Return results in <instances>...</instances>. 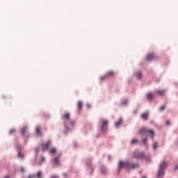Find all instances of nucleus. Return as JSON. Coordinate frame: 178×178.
<instances>
[{
	"instance_id": "412c9836",
	"label": "nucleus",
	"mask_w": 178,
	"mask_h": 178,
	"mask_svg": "<svg viewBox=\"0 0 178 178\" xmlns=\"http://www.w3.org/2000/svg\"><path fill=\"white\" fill-rule=\"evenodd\" d=\"M50 154H56V148L53 147L50 149Z\"/></svg>"
},
{
	"instance_id": "9d476101",
	"label": "nucleus",
	"mask_w": 178,
	"mask_h": 178,
	"mask_svg": "<svg viewBox=\"0 0 178 178\" xmlns=\"http://www.w3.org/2000/svg\"><path fill=\"white\" fill-rule=\"evenodd\" d=\"M156 92L159 94V95H165V92H166V90H156Z\"/></svg>"
},
{
	"instance_id": "cd10ccee",
	"label": "nucleus",
	"mask_w": 178,
	"mask_h": 178,
	"mask_svg": "<svg viewBox=\"0 0 178 178\" xmlns=\"http://www.w3.org/2000/svg\"><path fill=\"white\" fill-rule=\"evenodd\" d=\"M165 106H162L160 108V111H165Z\"/></svg>"
},
{
	"instance_id": "a211bd4d",
	"label": "nucleus",
	"mask_w": 178,
	"mask_h": 178,
	"mask_svg": "<svg viewBox=\"0 0 178 178\" xmlns=\"http://www.w3.org/2000/svg\"><path fill=\"white\" fill-rule=\"evenodd\" d=\"M136 76L138 79H141V77H143V74L141 72L138 71L136 73Z\"/></svg>"
},
{
	"instance_id": "72a5a7b5",
	"label": "nucleus",
	"mask_w": 178,
	"mask_h": 178,
	"mask_svg": "<svg viewBox=\"0 0 178 178\" xmlns=\"http://www.w3.org/2000/svg\"><path fill=\"white\" fill-rule=\"evenodd\" d=\"M175 169H176V170H177V169H178V167H177V166H176V167H175Z\"/></svg>"
},
{
	"instance_id": "9b49d317",
	"label": "nucleus",
	"mask_w": 178,
	"mask_h": 178,
	"mask_svg": "<svg viewBox=\"0 0 178 178\" xmlns=\"http://www.w3.org/2000/svg\"><path fill=\"white\" fill-rule=\"evenodd\" d=\"M154 58H155V56L154 55V54H149L146 57V60H152Z\"/></svg>"
},
{
	"instance_id": "ddd939ff",
	"label": "nucleus",
	"mask_w": 178,
	"mask_h": 178,
	"mask_svg": "<svg viewBox=\"0 0 178 178\" xmlns=\"http://www.w3.org/2000/svg\"><path fill=\"white\" fill-rule=\"evenodd\" d=\"M27 133V127H24L21 129V134L22 136H24Z\"/></svg>"
},
{
	"instance_id": "4be33fe9",
	"label": "nucleus",
	"mask_w": 178,
	"mask_h": 178,
	"mask_svg": "<svg viewBox=\"0 0 178 178\" xmlns=\"http://www.w3.org/2000/svg\"><path fill=\"white\" fill-rule=\"evenodd\" d=\"M18 158H21V159H24V155L22 154V153L20 152H19Z\"/></svg>"
},
{
	"instance_id": "f8f14e48",
	"label": "nucleus",
	"mask_w": 178,
	"mask_h": 178,
	"mask_svg": "<svg viewBox=\"0 0 178 178\" xmlns=\"http://www.w3.org/2000/svg\"><path fill=\"white\" fill-rule=\"evenodd\" d=\"M35 130H36V134H38V136L42 135V133H41V127H40V126L36 127Z\"/></svg>"
},
{
	"instance_id": "a878e982",
	"label": "nucleus",
	"mask_w": 178,
	"mask_h": 178,
	"mask_svg": "<svg viewBox=\"0 0 178 178\" xmlns=\"http://www.w3.org/2000/svg\"><path fill=\"white\" fill-rule=\"evenodd\" d=\"M147 141H148V138L147 137L145 139L143 140V143L144 144H147Z\"/></svg>"
},
{
	"instance_id": "f03ea898",
	"label": "nucleus",
	"mask_w": 178,
	"mask_h": 178,
	"mask_svg": "<svg viewBox=\"0 0 178 178\" xmlns=\"http://www.w3.org/2000/svg\"><path fill=\"white\" fill-rule=\"evenodd\" d=\"M168 163L166 161H163L161 163L157 174L158 178H162L163 176H165V169H166V166H168Z\"/></svg>"
},
{
	"instance_id": "0eeeda50",
	"label": "nucleus",
	"mask_w": 178,
	"mask_h": 178,
	"mask_svg": "<svg viewBox=\"0 0 178 178\" xmlns=\"http://www.w3.org/2000/svg\"><path fill=\"white\" fill-rule=\"evenodd\" d=\"M108 77H115V73L113 71H109L104 76L101 77V80H106Z\"/></svg>"
},
{
	"instance_id": "473e14b6",
	"label": "nucleus",
	"mask_w": 178,
	"mask_h": 178,
	"mask_svg": "<svg viewBox=\"0 0 178 178\" xmlns=\"http://www.w3.org/2000/svg\"><path fill=\"white\" fill-rule=\"evenodd\" d=\"M17 149H20V148H22V147L17 146Z\"/></svg>"
},
{
	"instance_id": "4468645a",
	"label": "nucleus",
	"mask_w": 178,
	"mask_h": 178,
	"mask_svg": "<svg viewBox=\"0 0 178 178\" xmlns=\"http://www.w3.org/2000/svg\"><path fill=\"white\" fill-rule=\"evenodd\" d=\"M60 162V161L59 160V157L54 158V165H56V166H59Z\"/></svg>"
},
{
	"instance_id": "6e6552de",
	"label": "nucleus",
	"mask_w": 178,
	"mask_h": 178,
	"mask_svg": "<svg viewBox=\"0 0 178 178\" xmlns=\"http://www.w3.org/2000/svg\"><path fill=\"white\" fill-rule=\"evenodd\" d=\"M147 133H150V134L154 135V131L151 129H147L146 128H142L140 130V134H147Z\"/></svg>"
},
{
	"instance_id": "5701e85b",
	"label": "nucleus",
	"mask_w": 178,
	"mask_h": 178,
	"mask_svg": "<svg viewBox=\"0 0 178 178\" xmlns=\"http://www.w3.org/2000/svg\"><path fill=\"white\" fill-rule=\"evenodd\" d=\"M156 148H158V143H156V142H154L153 143V149H156Z\"/></svg>"
},
{
	"instance_id": "1a4fd4ad",
	"label": "nucleus",
	"mask_w": 178,
	"mask_h": 178,
	"mask_svg": "<svg viewBox=\"0 0 178 178\" xmlns=\"http://www.w3.org/2000/svg\"><path fill=\"white\" fill-rule=\"evenodd\" d=\"M42 178V172L38 171L36 175H30L28 178Z\"/></svg>"
},
{
	"instance_id": "2eb2a0df",
	"label": "nucleus",
	"mask_w": 178,
	"mask_h": 178,
	"mask_svg": "<svg viewBox=\"0 0 178 178\" xmlns=\"http://www.w3.org/2000/svg\"><path fill=\"white\" fill-rule=\"evenodd\" d=\"M141 118L144 120H148V113H144L141 115Z\"/></svg>"
},
{
	"instance_id": "2f4dec72",
	"label": "nucleus",
	"mask_w": 178,
	"mask_h": 178,
	"mask_svg": "<svg viewBox=\"0 0 178 178\" xmlns=\"http://www.w3.org/2000/svg\"><path fill=\"white\" fill-rule=\"evenodd\" d=\"M21 172H24V168H21Z\"/></svg>"
},
{
	"instance_id": "bb28decb",
	"label": "nucleus",
	"mask_w": 178,
	"mask_h": 178,
	"mask_svg": "<svg viewBox=\"0 0 178 178\" xmlns=\"http://www.w3.org/2000/svg\"><path fill=\"white\" fill-rule=\"evenodd\" d=\"M165 124H167V126H170V120H167Z\"/></svg>"
},
{
	"instance_id": "dca6fc26",
	"label": "nucleus",
	"mask_w": 178,
	"mask_h": 178,
	"mask_svg": "<svg viewBox=\"0 0 178 178\" xmlns=\"http://www.w3.org/2000/svg\"><path fill=\"white\" fill-rule=\"evenodd\" d=\"M147 99L151 101L152 99H154V94L152 92H149L147 94Z\"/></svg>"
},
{
	"instance_id": "6ab92c4d",
	"label": "nucleus",
	"mask_w": 178,
	"mask_h": 178,
	"mask_svg": "<svg viewBox=\"0 0 178 178\" xmlns=\"http://www.w3.org/2000/svg\"><path fill=\"white\" fill-rule=\"evenodd\" d=\"M131 144V145H136V144H138V140L137 139H132Z\"/></svg>"
},
{
	"instance_id": "39448f33",
	"label": "nucleus",
	"mask_w": 178,
	"mask_h": 178,
	"mask_svg": "<svg viewBox=\"0 0 178 178\" xmlns=\"http://www.w3.org/2000/svg\"><path fill=\"white\" fill-rule=\"evenodd\" d=\"M101 125V130L102 131H106V127L109 124V122L106 120H100Z\"/></svg>"
},
{
	"instance_id": "b1692460",
	"label": "nucleus",
	"mask_w": 178,
	"mask_h": 178,
	"mask_svg": "<svg viewBox=\"0 0 178 178\" xmlns=\"http://www.w3.org/2000/svg\"><path fill=\"white\" fill-rule=\"evenodd\" d=\"M70 124L71 126H74V124H76V121L75 120H71L70 121Z\"/></svg>"
},
{
	"instance_id": "f257e3e1",
	"label": "nucleus",
	"mask_w": 178,
	"mask_h": 178,
	"mask_svg": "<svg viewBox=\"0 0 178 178\" xmlns=\"http://www.w3.org/2000/svg\"><path fill=\"white\" fill-rule=\"evenodd\" d=\"M140 164L138 163H134L131 165V163H129L128 161H120L118 172H120V170H122V169L124 168L129 169V170H131V169H137V168H138Z\"/></svg>"
},
{
	"instance_id": "7ed1b4c3",
	"label": "nucleus",
	"mask_w": 178,
	"mask_h": 178,
	"mask_svg": "<svg viewBox=\"0 0 178 178\" xmlns=\"http://www.w3.org/2000/svg\"><path fill=\"white\" fill-rule=\"evenodd\" d=\"M132 158H135L136 159H146L147 157L143 152L136 150L132 153Z\"/></svg>"
},
{
	"instance_id": "20e7f679",
	"label": "nucleus",
	"mask_w": 178,
	"mask_h": 178,
	"mask_svg": "<svg viewBox=\"0 0 178 178\" xmlns=\"http://www.w3.org/2000/svg\"><path fill=\"white\" fill-rule=\"evenodd\" d=\"M62 119L64 122V124H65V127H66L67 126V124L66 122H69V120H70V113H64L63 115H62Z\"/></svg>"
},
{
	"instance_id": "c85d7f7f",
	"label": "nucleus",
	"mask_w": 178,
	"mask_h": 178,
	"mask_svg": "<svg viewBox=\"0 0 178 178\" xmlns=\"http://www.w3.org/2000/svg\"><path fill=\"white\" fill-rule=\"evenodd\" d=\"M50 178H59V177L58 176H56V175H51L50 177Z\"/></svg>"
},
{
	"instance_id": "f3484780",
	"label": "nucleus",
	"mask_w": 178,
	"mask_h": 178,
	"mask_svg": "<svg viewBox=\"0 0 178 178\" xmlns=\"http://www.w3.org/2000/svg\"><path fill=\"white\" fill-rule=\"evenodd\" d=\"M122 122H123V119L120 118V120L115 123V127H119L120 124H122Z\"/></svg>"
},
{
	"instance_id": "423d86ee",
	"label": "nucleus",
	"mask_w": 178,
	"mask_h": 178,
	"mask_svg": "<svg viewBox=\"0 0 178 178\" xmlns=\"http://www.w3.org/2000/svg\"><path fill=\"white\" fill-rule=\"evenodd\" d=\"M52 144V141L48 140L46 143H44L42 144V151H48L49 149V147H51Z\"/></svg>"
},
{
	"instance_id": "7c9ffc66",
	"label": "nucleus",
	"mask_w": 178,
	"mask_h": 178,
	"mask_svg": "<svg viewBox=\"0 0 178 178\" xmlns=\"http://www.w3.org/2000/svg\"><path fill=\"white\" fill-rule=\"evenodd\" d=\"M63 175L64 176V177H67V174L66 173L63 174Z\"/></svg>"
},
{
	"instance_id": "c756f323",
	"label": "nucleus",
	"mask_w": 178,
	"mask_h": 178,
	"mask_svg": "<svg viewBox=\"0 0 178 178\" xmlns=\"http://www.w3.org/2000/svg\"><path fill=\"white\" fill-rule=\"evenodd\" d=\"M42 162H45V157L42 156Z\"/></svg>"
},
{
	"instance_id": "393cba45",
	"label": "nucleus",
	"mask_w": 178,
	"mask_h": 178,
	"mask_svg": "<svg viewBox=\"0 0 178 178\" xmlns=\"http://www.w3.org/2000/svg\"><path fill=\"white\" fill-rule=\"evenodd\" d=\"M15 133H16V129H13L10 130V134H15Z\"/></svg>"
},
{
	"instance_id": "aec40b11",
	"label": "nucleus",
	"mask_w": 178,
	"mask_h": 178,
	"mask_svg": "<svg viewBox=\"0 0 178 178\" xmlns=\"http://www.w3.org/2000/svg\"><path fill=\"white\" fill-rule=\"evenodd\" d=\"M81 108H83V102H78V109H79V111H81Z\"/></svg>"
}]
</instances>
